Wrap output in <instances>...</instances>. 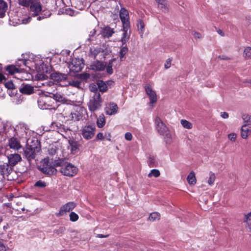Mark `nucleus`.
<instances>
[{"label":"nucleus","mask_w":251,"mask_h":251,"mask_svg":"<svg viewBox=\"0 0 251 251\" xmlns=\"http://www.w3.org/2000/svg\"><path fill=\"white\" fill-rule=\"evenodd\" d=\"M72 119L78 121L81 118V116L78 113H75L74 114H72Z\"/></svg>","instance_id":"55"},{"label":"nucleus","mask_w":251,"mask_h":251,"mask_svg":"<svg viewBox=\"0 0 251 251\" xmlns=\"http://www.w3.org/2000/svg\"><path fill=\"white\" fill-rule=\"evenodd\" d=\"M187 180L190 185H194L196 184V177L194 172H191L187 176Z\"/></svg>","instance_id":"28"},{"label":"nucleus","mask_w":251,"mask_h":251,"mask_svg":"<svg viewBox=\"0 0 251 251\" xmlns=\"http://www.w3.org/2000/svg\"><path fill=\"white\" fill-rule=\"evenodd\" d=\"M50 94H51L52 95V98H53V100H55L61 102L62 103H68V101H69L68 99L64 97V96L60 93H56L55 94H52L50 92H49Z\"/></svg>","instance_id":"20"},{"label":"nucleus","mask_w":251,"mask_h":251,"mask_svg":"<svg viewBox=\"0 0 251 251\" xmlns=\"http://www.w3.org/2000/svg\"><path fill=\"white\" fill-rule=\"evenodd\" d=\"M46 182L41 180L36 181L34 185V187H38L39 188H44V187H46Z\"/></svg>","instance_id":"40"},{"label":"nucleus","mask_w":251,"mask_h":251,"mask_svg":"<svg viewBox=\"0 0 251 251\" xmlns=\"http://www.w3.org/2000/svg\"><path fill=\"white\" fill-rule=\"evenodd\" d=\"M242 118L245 124H251V117L248 114H244L242 116Z\"/></svg>","instance_id":"45"},{"label":"nucleus","mask_w":251,"mask_h":251,"mask_svg":"<svg viewBox=\"0 0 251 251\" xmlns=\"http://www.w3.org/2000/svg\"><path fill=\"white\" fill-rule=\"evenodd\" d=\"M41 150L38 140H35L32 141V144L27 143L26 146L24 148V157L26 159L29 164L31 161L35 159L37 153Z\"/></svg>","instance_id":"1"},{"label":"nucleus","mask_w":251,"mask_h":251,"mask_svg":"<svg viewBox=\"0 0 251 251\" xmlns=\"http://www.w3.org/2000/svg\"><path fill=\"white\" fill-rule=\"evenodd\" d=\"M50 15L51 12L50 10H43L41 12L40 14H39V15L36 16L37 20L38 21H41L44 19L50 17Z\"/></svg>","instance_id":"25"},{"label":"nucleus","mask_w":251,"mask_h":251,"mask_svg":"<svg viewBox=\"0 0 251 251\" xmlns=\"http://www.w3.org/2000/svg\"><path fill=\"white\" fill-rule=\"evenodd\" d=\"M180 123H181L183 127L187 129H191L192 127V124L186 120H181V121H180Z\"/></svg>","instance_id":"43"},{"label":"nucleus","mask_w":251,"mask_h":251,"mask_svg":"<svg viewBox=\"0 0 251 251\" xmlns=\"http://www.w3.org/2000/svg\"><path fill=\"white\" fill-rule=\"evenodd\" d=\"M218 58L221 59V60H229V58L225 56L224 55L219 56H218Z\"/></svg>","instance_id":"64"},{"label":"nucleus","mask_w":251,"mask_h":251,"mask_svg":"<svg viewBox=\"0 0 251 251\" xmlns=\"http://www.w3.org/2000/svg\"><path fill=\"white\" fill-rule=\"evenodd\" d=\"M6 70L7 71L10 75H13L18 71V69L13 65H10L6 67Z\"/></svg>","instance_id":"39"},{"label":"nucleus","mask_w":251,"mask_h":251,"mask_svg":"<svg viewBox=\"0 0 251 251\" xmlns=\"http://www.w3.org/2000/svg\"><path fill=\"white\" fill-rule=\"evenodd\" d=\"M65 229H66L64 226H60L59 228L53 230V233L57 235L62 234L64 233Z\"/></svg>","instance_id":"48"},{"label":"nucleus","mask_w":251,"mask_h":251,"mask_svg":"<svg viewBox=\"0 0 251 251\" xmlns=\"http://www.w3.org/2000/svg\"><path fill=\"white\" fill-rule=\"evenodd\" d=\"M13 167L6 163L0 165V174L3 178L7 177L9 180L8 176L13 172Z\"/></svg>","instance_id":"10"},{"label":"nucleus","mask_w":251,"mask_h":251,"mask_svg":"<svg viewBox=\"0 0 251 251\" xmlns=\"http://www.w3.org/2000/svg\"><path fill=\"white\" fill-rule=\"evenodd\" d=\"M54 165L60 167V172L65 176H73L77 172V168L70 163L65 162L62 159L55 160Z\"/></svg>","instance_id":"2"},{"label":"nucleus","mask_w":251,"mask_h":251,"mask_svg":"<svg viewBox=\"0 0 251 251\" xmlns=\"http://www.w3.org/2000/svg\"><path fill=\"white\" fill-rule=\"evenodd\" d=\"M160 175V172L159 170L156 169H153L151 171V172H150L149 175H148V176H149V177H151L152 176H154L155 177H158Z\"/></svg>","instance_id":"47"},{"label":"nucleus","mask_w":251,"mask_h":251,"mask_svg":"<svg viewBox=\"0 0 251 251\" xmlns=\"http://www.w3.org/2000/svg\"><path fill=\"white\" fill-rule=\"evenodd\" d=\"M106 85L107 87H109L110 88H111L112 86L114 85V82L112 80H108L106 82Z\"/></svg>","instance_id":"60"},{"label":"nucleus","mask_w":251,"mask_h":251,"mask_svg":"<svg viewBox=\"0 0 251 251\" xmlns=\"http://www.w3.org/2000/svg\"><path fill=\"white\" fill-rule=\"evenodd\" d=\"M52 126H56V127H57V130H58V132H65L67 130V129L65 128L64 126L60 124L53 123Z\"/></svg>","instance_id":"38"},{"label":"nucleus","mask_w":251,"mask_h":251,"mask_svg":"<svg viewBox=\"0 0 251 251\" xmlns=\"http://www.w3.org/2000/svg\"><path fill=\"white\" fill-rule=\"evenodd\" d=\"M105 64L99 60H97L92 63L90 66V69L92 70L101 71L104 70Z\"/></svg>","instance_id":"17"},{"label":"nucleus","mask_w":251,"mask_h":251,"mask_svg":"<svg viewBox=\"0 0 251 251\" xmlns=\"http://www.w3.org/2000/svg\"><path fill=\"white\" fill-rule=\"evenodd\" d=\"M132 137L130 132H126L125 134V139L128 141H131Z\"/></svg>","instance_id":"57"},{"label":"nucleus","mask_w":251,"mask_h":251,"mask_svg":"<svg viewBox=\"0 0 251 251\" xmlns=\"http://www.w3.org/2000/svg\"><path fill=\"white\" fill-rule=\"evenodd\" d=\"M220 116L223 119H226L229 117V115L226 112H221Z\"/></svg>","instance_id":"59"},{"label":"nucleus","mask_w":251,"mask_h":251,"mask_svg":"<svg viewBox=\"0 0 251 251\" xmlns=\"http://www.w3.org/2000/svg\"><path fill=\"white\" fill-rule=\"evenodd\" d=\"M50 79L57 83L61 82L67 78V75L59 72H53L50 75Z\"/></svg>","instance_id":"13"},{"label":"nucleus","mask_w":251,"mask_h":251,"mask_svg":"<svg viewBox=\"0 0 251 251\" xmlns=\"http://www.w3.org/2000/svg\"><path fill=\"white\" fill-rule=\"evenodd\" d=\"M251 131V124H244L241 128V137L243 139H246L248 137L249 133Z\"/></svg>","instance_id":"21"},{"label":"nucleus","mask_w":251,"mask_h":251,"mask_svg":"<svg viewBox=\"0 0 251 251\" xmlns=\"http://www.w3.org/2000/svg\"><path fill=\"white\" fill-rule=\"evenodd\" d=\"M158 3V8L163 12L167 10V2L166 0H155Z\"/></svg>","instance_id":"27"},{"label":"nucleus","mask_w":251,"mask_h":251,"mask_svg":"<svg viewBox=\"0 0 251 251\" xmlns=\"http://www.w3.org/2000/svg\"><path fill=\"white\" fill-rule=\"evenodd\" d=\"M116 60L115 58H112L110 60H109L108 64H107V66L106 67V72L107 74L109 75H111L113 74V69H112V66H113V63L114 62H115Z\"/></svg>","instance_id":"32"},{"label":"nucleus","mask_w":251,"mask_h":251,"mask_svg":"<svg viewBox=\"0 0 251 251\" xmlns=\"http://www.w3.org/2000/svg\"><path fill=\"white\" fill-rule=\"evenodd\" d=\"M29 5L31 16L36 17L39 15L42 10L41 4L38 1H34Z\"/></svg>","instance_id":"9"},{"label":"nucleus","mask_w":251,"mask_h":251,"mask_svg":"<svg viewBox=\"0 0 251 251\" xmlns=\"http://www.w3.org/2000/svg\"><path fill=\"white\" fill-rule=\"evenodd\" d=\"M244 222L246 223V228L251 232V211L245 215V220Z\"/></svg>","instance_id":"29"},{"label":"nucleus","mask_w":251,"mask_h":251,"mask_svg":"<svg viewBox=\"0 0 251 251\" xmlns=\"http://www.w3.org/2000/svg\"><path fill=\"white\" fill-rule=\"evenodd\" d=\"M8 146L10 147V148L15 150H19L22 147L20 144V141L17 138L14 137L10 138V140H8Z\"/></svg>","instance_id":"18"},{"label":"nucleus","mask_w":251,"mask_h":251,"mask_svg":"<svg viewBox=\"0 0 251 251\" xmlns=\"http://www.w3.org/2000/svg\"><path fill=\"white\" fill-rule=\"evenodd\" d=\"M155 129H156L157 132L158 134L164 136L165 142L168 144H170L172 143V136L170 131L169 130L165 125L162 121L161 119L157 116L154 119Z\"/></svg>","instance_id":"4"},{"label":"nucleus","mask_w":251,"mask_h":251,"mask_svg":"<svg viewBox=\"0 0 251 251\" xmlns=\"http://www.w3.org/2000/svg\"><path fill=\"white\" fill-rule=\"evenodd\" d=\"M172 60L170 58H168L166 60L165 64V68L168 69L170 68Z\"/></svg>","instance_id":"56"},{"label":"nucleus","mask_w":251,"mask_h":251,"mask_svg":"<svg viewBox=\"0 0 251 251\" xmlns=\"http://www.w3.org/2000/svg\"><path fill=\"white\" fill-rule=\"evenodd\" d=\"M110 52V51L108 50H106L105 51L104 50V52H102V53H103V54H102L103 57L105 58V57H106V56L108 55Z\"/></svg>","instance_id":"63"},{"label":"nucleus","mask_w":251,"mask_h":251,"mask_svg":"<svg viewBox=\"0 0 251 251\" xmlns=\"http://www.w3.org/2000/svg\"><path fill=\"white\" fill-rule=\"evenodd\" d=\"M104 139V136L103 135L102 133H99L97 134V139L98 140H102Z\"/></svg>","instance_id":"58"},{"label":"nucleus","mask_w":251,"mask_h":251,"mask_svg":"<svg viewBox=\"0 0 251 251\" xmlns=\"http://www.w3.org/2000/svg\"><path fill=\"white\" fill-rule=\"evenodd\" d=\"M84 63L82 59L75 58L69 64V68L71 72L78 73L83 68Z\"/></svg>","instance_id":"7"},{"label":"nucleus","mask_w":251,"mask_h":251,"mask_svg":"<svg viewBox=\"0 0 251 251\" xmlns=\"http://www.w3.org/2000/svg\"><path fill=\"white\" fill-rule=\"evenodd\" d=\"M160 219V215L159 213L156 212H153L150 214V216L149 217V219L150 221H156L157 220H159Z\"/></svg>","instance_id":"37"},{"label":"nucleus","mask_w":251,"mask_h":251,"mask_svg":"<svg viewBox=\"0 0 251 251\" xmlns=\"http://www.w3.org/2000/svg\"><path fill=\"white\" fill-rule=\"evenodd\" d=\"M98 87L97 86H96V84H93L90 85V90L91 92H93V93H94V94H95L96 93H99L98 92Z\"/></svg>","instance_id":"52"},{"label":"nucleus","mask_w":251,"mask_h":251,"mask_svg":"<svg viewBox=\"0 0 251 251\" xmlns=\"http://www.w3.org/2000/svg\"><path fill=\"white\" fill-rule=\"evenodd\" d=\"M128 48L126 46L123 47L121 48L119 53H120V59L121 61L123 60L124 56L128 52Z\"/></svg>","instance_id":"41"},{"label":"nucleus","mask_w":251,"mask_h":251,"mask_svg":"<svg viewBox=\"0 0 251 251\" xmlns=\"http://www.w3.org/2000/svg\"><path fill=\"white\" fill-rule=\"evenodd\" d=\"M114 33V29L108 26L103 27L102 29L101 32H100V34H101L102 36L104 38H109L111 37Z\"/></svg>","instance_id":"22"},{"label":"nucleus","mask_w":251,"mask_h":251,"mask_svg":"<svg viewBox=\"0 0 251 251\" xmlns=\"http://www.w3.org/2000/svg\"><path fill=\"white\" fill-rule=\"evenodd\" d=\"M103 52V50L102 49V48H100V47H98L96 49H93V50H91V55L92 56L94 59L96 58V57L97 56V55L100 53Z\"/></svg>","instance_id":"35"},{"label":"nucleus","mask_w":251,"mask_h":251,"mask_svg":"<svg viewBox=\"0 0 251 251\" xmlns=\"http://www.w3.org/2000/svg\"><path fill=\"white\" fill-rule=\"evenodd\" d=\"M102 99L100 97V93H96L93 94L90 97L88 102L87 103L89 111L91 113L99 111L102 107Z\"/></svg>","instance_id":"5"},{"label":"nucleus","mask_w":251,"mask_h":251,"mask_svg":"<svg viewBox=\"0 0 251 251\" xmlns=\"http://www.w3.org/2000/svg\"><path fill=\"white\" fill-rule=\"evenodd\" d=\"M55 160L50 159L49 157L43 159L41 162L40 166L38 167L39 171L42 173L49 176L55 175L56 173L55 167H58V166L54 165Z\"/></svg>","instance_id":"3"},{"label":"nucleus","mask_w":251,"mask_h":251,"mask_svg":"<svg viewBox=\"0 0 251 251\" xmlns=\"http://www.w3.org/2000/svg\"><path fill=\"white\" fill-rule=\"evenodd\" d=\"M16 134L21 137H24L26 135L27 131L29 130L28 126L24 123H20L15 127Z\"/></svg>","instance_id":"11"},{"label":"nucleus","mask_w":251,"mask_h":251,"mask_svg":"<svg viewBox=\"0 0 251 251\" xmlns=\"http://www.w3.org/2000/svg\"><path fill=\"white\" fill-rule=\"evenodd\" d=\"M215 180V175L214 173L210 172L209 174V178L208 179V184L211 185L213 184L214 180Z\"/></svg>","instance_id":"46"},{"label":"nucleus","mask_w":251,"mask_h":251,"mask_svg":"<svg viewBox=\"0 0 251 251\" xmlns=\"http://www.w3.org/2000/svg\"><path fill=\"white\" fill-rule=\"evenodd\" d=\"M5 86L8 89H14V84L12 81H8L5 82Z\"/></svg>","instance_id":"54"},{"label":"nucleus","mask_w":251,"mask_h":251,"mask_svg":"<svg viewBox=\"0 0 251 251\" xmlns=\"http://www.w3.org/2000/svg\"><path fill=\"white\" fill-rule=\"evenodd\" d=\"M137 26L138 30L140 31V33L141 35L143 34L144 30H145V24L143 21L141 19H138L137 21Z\"/></svg>","instance_id":"36"},{"label":"nucleus","mask_w":251,"mask_h":251,"mask_svg":"<svg viewBox=\"0 0 251 251\" xmlns=\"http://www.w3.org/2000/svg\"><path fill=\"white\" fill-rule=\"evenodd\" d=\"M7 159L8 163H6L13 167L22 160L21 155L18 153H11L7 155Z\"/></svg>","instance_id":"12"},{"label":"nucleus","mask_w":251,"mask_h":251,"mask_svg":"<svg viewBox=\"0 0 251 251\" xmlns=\"http://www.w3.org/2000/svg\"><path fill=\"white\" fill-rule=\"evenodd\" d=\"M97 86L100 92L104 93L107 90V84L102 80L98 81Z\"/></svg>","instance_id":"30"},{"label":"nucleus","mask_w":251,"mask_h":251,"mask_svg":"<svg viewBox=\"0 0 251 251\" xmlns=\"http://www.w3.org/2000/svg\"><path fill=\"white\" fill-rule=\"evenodd\" d=\"M118 111L117 105L114 103H110L109 107L106 111V114L109 115H115Z\"/></svg>","instance_id":"23"},{"label":"nucleus","mask_w":251,"mask_h":251,"mask_svg":"<svg viewBox=\"0 0 251 251\" xmlns=\"http://www.w3.org/2000/svg\"><path fill=\"white\" fill-rule=\"evenodd\" d=\"M244 52L246 58H251V47H246Z\"/></svg>","instance_id":"49"},{"label":"nucleus","mask_w":251,"mask_h":251,"mask_svg":"<svg viewBox=\"0 0 251 251\" xmlns=\"http://www.w3.org/2000/svg\"><path fill=\"white\" fill-rule=\"evenodd\" d=\"M70 85L74 87H76V88H81V82L79 80H71L69 81L67 84H65L64 86Z\"/></svg>","instance_id":"33"},{"label":"nucleus","mask_w":251,"mask_h":251,"mask_svg":"<svg viewBox=\"0 0 251 251\" xmlns=\"http://www.w3.org/2000/svg\"><path fill=\"white\" fill-rule=\"evenodd\" d=\"M97 123L98 127L100 128L104 126L105 121V117L103 114H101L99 116V117L98 118Z\"/></svg>","instance_id":"34"},{"label":"nucleus","mask_w":251,"mask_h":251,"mask_svg":"<svg viewBox=\"0 0 251 251\" xmlns=\"http://www.w3.org/2000/svg\"><path fill=\"white\" fill-rule=\"evenodd\" d=\"M79 77L83 80H87L90 78V75L86 73L80 74L79 75Z\"/></svg>","instance_id":"51"},{"label":"nucleus","mask_w":251,"mask_h":251,"mask_svg":"<svg viewBox=\"0 0 251 251\" xmlns=\"http://www.w3.org/2000/svg\"><path fill=\"white\" fill-rule=\"evenodd\" d=\"M69 144L70 147H71V150L72 153H76L79 150V144L78 143L74 140H69Z\"/></svg>","instance_id":"24"},{"label":"nucleus","mask_w":251,"mask_h":251,"mask_svg":"<svg viewBox=\"0 0 251 251\" xmlns=\"http://www.w3.org/2000/svg\"><path fill=\"white\" fill-rule=\"evenodd\" d=\"M34 1H37V0H19V4L24 6H28L31 4Z\"/></svg>","instance_id":"42"},{"label":"nucleus","mask_w":251,"mask_h":251,"mask_svg":"<svg viewBox=\"0 0 251 251\" xmlns=\"http://www.w3.org/2000/svg\"><path fill=\"white\" fill-rule=\"evenodd\" d=\"M193 35L195 38L199 39L201 38V34L200 33L194 32Z\"/></svg>","instance_id":"62"},{"label":"nucleus","mask_w":251,"mask_h":251,"mask_svg":"<svg viewBox=\"0 0 251 251\" xmlns=\"http://www.w3.org/2000/svg\"><path fill=\"white\" fill-rule=\"evenodd\" d=\"M227 137H228V139L230 141L234 142L236 140L237 136L236 133H231L227 135Z\"/></svg>","instance_id":"53"},{"label":"nucleus","mask_w":251,"mask_h":251,"mask_svg":"<svg viewBox=\"0 0 251 251\" xmlns=\"http://www.w3.org/2000/svg\"><path fill=\"white\" fill-rule=\"evenodd\" d=\"M42 85H43L44 86L46 85V86H49L50 87L51 86H53L54 84L52 82L50 81L46 82L45 83H42Z\"/></svg>","instance_id":"61"},{"label":"nucleus","mask_w":251,"mask_h":251,"mask_svg":"<svg viewBox=\"0 0 251 251\" xmlns=\"http://www.w3.org/2000/svg\"><path fill=\"white\" fill-rule=\"evenodd\" d=\"M70 221L75 222L78 220V215L74 212H71L69 215Z\"/></svg>","instance_id":"44"},{"label":"nucleus","mask_w":251,"mask_h":251,"mask_svg":"<svg viewBox=\"0 0 251 251\" xmlns=\"http://www.w3.org/2000/svg\"><path fill=\"white\" fill-rule=\"evenodd\" d=\"M96 130L95 124H87L81 127V136L86 141L90 140L95 137Z\"/></svg>","instance_id":"6"},{"label":"nucleus","mask_w":251,"mask_h":251,"mask_svg":"<svg viewBox=\"0 0 251 251\" xmlns=\"http://www.w3.org/2000/svg\"><path fill=\"white\" fill-rule=\"evenodd\" d=\"M120 19L123 22V25L127 27L130 25V23L128 21V12L124 8H122L119 14Z\"/></svg>","instance_id":"14"},{"label":"nucleus","mask_w":251,"mask_h":251,"mask_svg":"<svg viewBox=\"0 0 251 251\" xmlns=\"http://www.w3.org/2000/svg\"><path fill=\"white\" fill-rule=\"evenodd\" d=\"M8 8V5L6 2L1 0L0 1V18H3L5 15V12Z\"/></svg>","instance_id":"26"},{"label":"nucleus","mask_w":251,"mask_h":251,"mask_svg":"<svg viewBox=\"0 0 251 251\" xmlns=\"http://www.w3.org/2000/svg\"><path fill=\"white\" fill-rule=\"evenodd\" d=\"M145 91H146L147 94L149 97L150 103L153 104L155 103L157 101L156 94L152 90L151 87L149 85H147L145 86Z\"/></svg>","instance_id":"16"},{"label":"nucleus","mask_w":251,"mask_h":251,"mask_svg":"<svg viewBox=\"0 0 251 251\" xmlns=\"http://www.w3.org/2000/svg\"><path fill=\"white\" fill-rule=\"evenodd\" d=\"M129 28V26L126 27V26L123 25V30L124 33L123 34V37L121 38V42L123 44H125L126 42L128 40V35L127 31Z\"/></svg>","instance_id":"31"},{"label":"nucleus","mask_w":251,"mask_h":251,"mask_svg":"<svg viewBox=\"0 0 251 251\" xmlns=\"http://www.w3.org/2000/svg\"><path fill=\"white\" fill-rule=\"evenodd\" d=\"M20 92L23 94L30 95L34 93V87L29 84H23L20 88Z\"/></svg>","instance_id":"19"},{"label":"nucleus","mask_w":251,"mask_h":251,"mask_svg":"<svg viewBox=\"0 0 251 251\" xmlns=\"http://www.w3.org/2000/svg\"><path fill=\"white\" fill-rule=\"evenodd\" d=\"M148 163L150 167H153L155 166V158L153 156H150L149 160H148Z\"/></svg>","instance_id":"50"},{"label":"nucleus","mask_w":251,"mask_h":251,"mask_svg":"<svg viewBox=\"0 0 251 251\" xmlns=\"http://www.w3.org/2000/svg\"><path fill=\"white\" fill-rule=\"evenodd\" d=\"M76 204L75 202H68L60 207L59 212L55 214L57 217L66 215L70 211H72L76 207Z\"/></svg>","instance_id":"8"},{"label":"nucleus","mask_w":251,"mask_h":251,"mask_svg":"<svg viewBox=\"0 0 251 251\" xmlns=\"http://www.w3.org/2000/svg\"><path fill=\"white\" fill-rule=\"evenodd\" d=\"M49 97L48 96H40L38 99V104L39 107L41 109H48L50 105L47 103Z\"/></svg>","instance_id":"15"}]
</instances>
